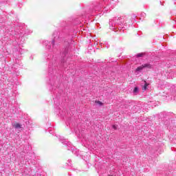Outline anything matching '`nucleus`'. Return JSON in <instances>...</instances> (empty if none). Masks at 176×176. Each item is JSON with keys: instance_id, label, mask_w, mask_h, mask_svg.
I'll use <instances>...</instances> for the list:
<instances>
[{"instance_id": "nucleus-1", "label": "nucleus", "mask_w": 176, "mask_h": 176, "mask_svg": "<svg viewBox=\"0 0 176 176\" xmlns=\"http://www.w3.org/2000/svg\"><path fill=\"white\" fill-rule=\"evenodd\" d=\"M142 66H143V68H148V69H152V65L149 63L144 64L142 65Z\"/></svg>"}, {"instance_id": "nucleus-2", "label": "nucleus", "mask_w": 176, "mask_h": 176, "mask_svg": "<svg viewBox=\"0 0 176 176\" xmlns=\"http://www.w3.org/2000/svg\"><path fill=\"white\" fill-rule=\"evenodd\" d=\"M13 126L14 129H21V124L16 122L15 124H13Z\"/></svg>"}, {"instance_id": "nucleus-3", "label": "nucleus", "mask_w": 176, "mask_h": 176, "mask_svg": "<svg viewBox=\"0 0 176 176\" xmlns=\"http://www.w3.org/2000/svg\"><path fill=\"white\" fill-rule=\"evenodd\" d=\"M148 86H149V84H148L146 82V80H144V87H142V90H144V91H145V90H146V87H148Z\"/></svg>"}, {"instance_id": "nucleus-4", "label": "nucleus", "mask_w": 176, "mask_h": 176, "mask_svg": "<svg viewBox=\"0 0 176 176\" xmlns=\"http://www.w3.org/2000/svg\"><path fill=\"white\" fill-rule=\"evenodd\" d=\"M142 69H144V67L142 66V65L140 67H138L136 69H135V72H138L140 71H142Z\"/></svg>"}, {"instance_id": "nucleus-5", "label": "nucleus", "mask_w": 176, "mask_h": 176, "mask_svg": "<svg viewBox=\"0 0 176 176\" xmlns=\"http://www.w3.org/2000/svg\"><path fill=\"white\" fill-rule=\"evenodd\" d=\"M145 56V53H139L137 54V57L140 58V57H143Z\"/></svg>"}, {"instance_id": "nucleus-6", "label": "nucleus", "mask_w": 176, "mask_h": 176, "mask_svg": "<svg viewBox=\"0 0 176 176\" xmlns=\"http://www.w3.org/2000/svg\"><path fill=\"white\" fill-rule=\"evenodd\" d=\"M95 103H96V104H98L100 105V107L102 106V104H103L102 103V102H101V101H99V100H96V101H95Z\"/></svg>"}, {"instance_id": "nucleus-7", "label": "nucleus", "mask_w": 176, "mask_h": 176, "mask_svg": "<svg viewBox=\"0 0 176 176\" xmlns=\"http://www.w3.org/2000/svg\"><path fill=\"white\" fill-rule=\"evenodd\" d=\"M133 93H138V87H135L133 89Z\"/></svg>"}, {"instance_id": "nucleus-8", "label": "nucleus", "mask_w": 176, "mask_h": 176, "mask_svg": "<svg viewBox=\"0 0 176 176\" xmlns=\"http://www.w3.org/2000/svg\"><path fill=\"white\" fill-rule=\"evenodd\" d=\"M113 129H114V130H117L118 129V126L113 125Z\"/></svg>"}]
</instances>
